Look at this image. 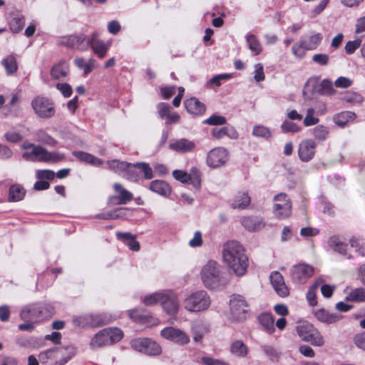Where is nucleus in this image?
<instances>
[{"label":"nucleus","mask_w":365,"mask_h":365,"mask_svg":"<svg viewBox=\"0 0 365 365\" xmlns=\"http://www.w3.org/2000/svg\"><path fill=\"white\" fill-rule=\"evenodd\" d=\"M224 262L239 277L243 276L248 267V257L245 250L237 241L232 240L223 245Z\"/></svg>","instance_id":"f257e3e1"},{"label":"nucleus","mask_w":365,"mask_h":365,"mask_svg":"<svg viewBox=\"0 0 365 365\" xmlns=\"http://www.w3.org/2000/svg\"><path fill=\"white\" fill-rule=\"evenodd\" d=\"M53 313V308L46 304H34L25 307L21 312V319L25 322H38Z\"/></svg>","instance_id":"f03ea898"},{"label":"nucleus","mask_w":365,"mask_h":365,"mask_svg":"<svg viewBox=\"0 0 365 365\" xmlns=\"http://www.w3.org/2000/svg\"><path fill=\"white\" fill-rule=\"evenodd\" d=\"M211 300L205 291L200 290L188 295L183 301L184 308L191 312H199L207 309Z\"/></svg>","instance_id":"7ed1b4c3"},{"label":"nucleus","mask_w":365,"mask_h":365,"mask_svg":"<svg viewBox=\"0 0 365 365\" xmlns=\"http://www.w3.org/2000/svg\"><path fill=\"white\" fill-rule=\"evenodd\" d=\"M299 336L304 341L309 342L316 346H322L324 344V338L320 332L310 323L303 322L296 327Z\"/></svg>","instance_id":"20e7f679"},{"label":"nucleus","mask_w":365,"mask_h":365,"mask_svg":"<svg viewBox=\"0 0 365 365\" xmlns=\"http://www.w3.org/2000/svg\"><path fill=\"white\" fill-rule=\"evenodd\" d=\"M24 147L25 148H32L31 152L27 151L23 154V158L27 160L57 162L62 159L61 155L55 153H48L46 150L40 146L24 143Z\"/></svg>","instance_id":"39448f33"},{"label":"nucleus","mask_w":365,"mask_h":365,"mask_svg":"<svg viewBox=\"0 0 365 365\" xmlns=\"http://www.w3.org/2000/svg\"><path fill=\"white\" fill-rule=\"evenodd\" d=\"M201 278L205 287L211 289L215 287L220 279L219 264L215 261H209L202 268Z\"/></svg>","instance_id":"423d86ee"},{"label":"nucleus","mask_w":365,"mask_h":365,"mask_svg":"<svg viewBox=\"0 0 365 365\" xmlns=\"http://www.w3.org/2000/svg\"><path fill=\"white\" fill-rule=\"evenodd\" d=\"M31 107L35 114L41 118H52L56 113L53 102L46 97H35L31 101Z\"/></svg>","instance_id":"0eeeda50"},{"label":"nucleus","mask_w":365,"mask_h":365,"mask_svg":"<svg viewBox=\"0 0 365 365\" xmlns=\"http://www.w3.org/2000/svg\"><path fill=\"white\" fill-rule=\"evenodd\" d=\"M230 319L232 322L243 321L247 317L248 305L245 298L238 294H234L230 300Z\"/></svg>","instance_id":"6e6552de"},{"label":"nucleus","mask_w":365,"mask_h":365,"mask_svg":"<svg viewBox=\"0 0 365 365\" xmlns=\"http://www.w3.org/2000/svg\"><path fill=\"white\" fill-rule=\"evenodd\" d=\"M322 35L320 33L314 34L302 38L298 43L292 46V53L298 57H302L304 53L303 50H314L320 44L322 40Z\"/></svg>","instance_id":"1a4fd4ad"},{"label":"nucleus","mask_w":365,"mask_h":365,"mask_svg":"<svg viewBox=\"0 0 365 365\" xmlns=\"http://www.w3.org/2000/svg\"><path fill=\"white\" fill-rule=\"evenodd\" d=\"M130 345L134 350L150 356L159 355L162 352L160 346L148 338L134 339Z\"/></svg>","instance_id":"9d476101"},{"label":"nucleus","mask_w":365,"mask_h":365,"mask_svg":"<svg viewBox=\"0 0 365 365\" xmlns=\"http://www.w3.org/2000/svg\"><path fill=\"white\" fill-rule=\"evenodd\" d=\"M273 212L278 219L288 218L292 213V202L285 193H279L274 197Z\"/></svg>","instance_id":"9b49d317"},{"label":"nucleus","mask_w":365,"mask_h":365,"mask_svg":"<svg viewBox=\"0 0 365 365\" xmlns=\"http://www.w3.org/2000/svg\"><path fill=\"white\" fill-rule=\"evenodd\" d=\"M314 273V268L307 263H299L290 269L291 279L296 284L306 283Z\"/></svg>","instance_id":"f8f14e48"},{"label":"nucleus","mask_w":365,"mask_h":365,"mask_svg":"<svg viewBox=\"0 0 365 365\" xmlns=\"http://www.w3.org/2000/svg\"><path fill=\"white\" fill-rule=\"evenodd\" d=\"M229 159V152L223 147H217L207 155L206 163L212 168H219L225 165Z\"/></svg>","instance_id":"ddd939ff"},{"label":"nucleus","mask_w":365,"mask_h":365,"mask_svg":"<svg viewBox=\"0 0 365 365\" xmlns=\"http://www.w3.org/2000/svg\"><path fill=\"white\" fill-rule=\"evenodd\" d=\"M88 38L81 33L61 37L59 44L71 49L86 51L88 48Z\"/></svg>","instance_id":"4468645a"},{"label":"nucleus","mask_w":365,"mask_h":365,"mask_svg":"<svg viewBox=\"0 0 365 365\" xmlns=\"http://www.w3.org/2000/svg\"><path fill=\"white\" fill-rule=\"evenodd\" d=\"M99 33L93 31L88 37V47L90 46L93 52L99 58H103L106 56L111 43L110 41L104 42L99 39Z\"/></svg>","instance_id":"2eb2a0df"},{"label":"nucleus","mask_w":365,"mask_h":365,"mask_svg":"<svg viewBox=\"0 0 365 365\" xmlns=\"http://www.w3.org/2000/svg\"><path fill=\"white\" fill-rule=\"evenodd\" d=\"M162 297L161 305L164 311L169 315H175L180 307L177 294L168 290L163 292Z\"/></svg>","instance_id":"dca6fc26"},{"label":"nucleus","mask_w":365,"mask_h":365,"mask_svg":"<svg viewBox=\"0 0 365 365\" xmlns=\"http://www.w3.org/2000/svg\"><path fill=\"white\" fill-rule=\"evenodd\" d=\"M160 334L163 338L180 345L187 344L190 341V338L185 332L172 327L164 328Z\"/></svg>","instance_id":"f3484780"},{"label":"nucleus","mask_w":365,"mask_h":365,"mask_svg":"<svg viewBox=\"0 0 365 365\" xmlns=\"http://www.w3.org/2000/svg\"><path fill=\"white\" fill-rule=\"evenodd\" d=\"M113 189L118 195H113L109 197L108 203L110 205H125L133 200V194L125 190L120 184L115 183Z\"/></svg>","instance_id":"a211bd4d"},{"label":"nucleus","mask_w":365,"mask_h":365,"mask_svg":"<svg viewBox=\"0 0 365 365\" xmlns=\"http://www.w3.org/2000/svg\"><path fill=\"white\" fill-rule=\"evenodd\" d=\"M316 143L312 139L302 140L298 148V155L303 162L310 161L315 155Z\"/></svg>","instance_id":"6ab92c4d"},{"label":"nucleus","mask_w":365,"mask_h":365,"mask_svg":"<svg viewBox=\"0 0 365 365\" xmlns=\"http://www.w3.org/2000/svg\"><path fill=\"white\" fill-rule=\"evenodd\" d=\"M196 144L187 138L173 140L169 145V148L179 153H192L195 150Z\"/></svg>","instance_id":"aec40b11"},{"label":"nucleus","mask_w":365,"mask_h":365,"mask_svg":"<svg viewBox=\"0 0 365 365\" xmlns=\"http://www.w3.org/2000/svg\"><path fill=\"white\" fill-rule=\"evenodd\" d=\"M271 284L277 294L285 297L289 295V289L286 286L283 276L279 272H273L269 276Z\"/></svg>","instance_id":"412c9836"},{"label":"nucleus","mask_w":365,"mask_h":365,"mask_svg":"<svg viewBox=\"0 0 365 365\" xmlns=\"http://www.w3.org/2000/svg\"><path fill=\"white\" fill-rule=\"evenodd\" d=\"M73 323L76 327H85L101 326L104 324V322L98 315L84 314L75 317L73 319Z\"/></svg>","instance_id":"4be33fe9"},{"label":"nucleus","mask_w":365,"mask_h":365,"mask_svg":"<svg viewBox=\"0 0 365 365\" xmlns=\"http://www.w3.org/2000/svg\"><path fill=\"white\" fill-rule=\"evenodd\" d=\"M303 96L305 100H311L315 95H320V81L316 77L310 78L303 88Z\"/></svg>","instance_id":"5701e85b"},{"label":"nucleus","mask_w":365,"mask_h":365,"mask_svg":"<svg viewBox=\"0 0 365 365\" xmlns=\"http://www.w3.org/2000/svg\"><path fill=\"white\" fill-rule=\"evenodd\" d=\"M56 348L58 359L56 365H64L76 354V349L73 346H58Z\"/></svg>","instance_id":"b1692460"},{"label":"nucleus","mask_w":365,"mask_h":365,"mask_svg":"<svg viewBox=\"0 0 365 365\" xmlns=\"http://www.w3.org/2000/svg\"><path fill=\"white\" fill-rule=\"evenodd\" d=\"M240 222L250 232L260 230L264 226L262 219L257 217H244L241 219Z\"/></svg>","instance_id":"393cba45"},{"label":"nucleus","mask_w":365,"mask_h":365,"mask_svg":"<svg viewBox=\"0 0 365 365\" xmlns=\"http://www.w3.org/2000/svg\"><path fill=\"white\" fill-rule=\"evenodd\" d=\"M186 110L188 113L200 115L205 112V106L196 98H190L184 102Z\"/></svg>","instance_id":"a878e982"},{"label":"nucleus","mask_w":365,"mask_h":365,"mask_svg":"<svg viewBox=\"0 0 365 365\" xmlns=\"http://www.w3.org/2000/svg\"><path fill=\"white\" fill-rule=\"evenodd\" d=\"M69 73V66L66 61H60L51 69V76L56 80H63Z\"/></svg>","instance_id":"bb28decb"},{"label":"nucleus","mask_w":365,"mask_h":365,"mask_svg":"<svg viewBox=\"0 0 365 365\" xmlns=\"http://www.w3.org/2000/svg\"><path fill=\"white\" fill-rule=\"evenodd\" d=\"M149 188L153 192L160 195L167 197L171 192V187L168 183L164 180H155L150 183Z\"/></svg>","instance_id":"cd10ccee"},{"label":"nucleus","mask_w":365,"mask_h":365,"mask_svg":"<svg viewBox=\"0 0 365 365\" xmlns=\"http://www.w3.org/2000/svg\"><path fill=\"white\" fill-rule=\"evenodd\" d=\"M212 135L214 138L220 139L225 136H227L232 139L238 138V133L232 126H225L221 128H213L212 130Z\"/></svg>","instance_id":"c85d7f7f"},{"label":"nucleus","mask_w":365,"mask_h":365,"mask_svg":"<svg viewBox=\"0 0 365 365\" xmlns=\"http://www.w3.org/2000/svg\"><path fill=\"white\" fill-rule=\"evenodd\" d=\"M209 331L208 327L202 321H195L192 325L193 339L196 342L201 341L204 335Z\"/></svg>","instance_id":"c756f323"},{"label":"nucleus","mask_w":365,"mask_h":365,"mask_svg":"<svg viewBox=\"0 0 365 365\" xmlns=\"http://www.w3.org/2000/svg\"><path fill=\"white\" fill-rule=\"evenodd\" d=\"M117 238L123 242L130 250L133 251H138L140 250V244L135 240V236L129 232H117Z\"/></svg>","instance_id":"7c9ffc66"},{"label":"nucleus","mask_w":365,"mask_h":365,"mask_svg":"<svg viewBox=\"0 0 365 365\" xmlns=\"http://www.w3.org/2000/svg\"><path fill=\"white\" fill-rule=\"evenodd\" d=\"M72 153L81 162H84L94 166H100L103 164L102 160L88 153L75 150Z\"/></svg>","instance_id":"2f4dec72"},{"label":"nucleus","mask_w":365,"mask_h":365,"mask_svg":"<svg viewBox=\"0 0 365 365\" xmlns=\"http://www.w3.org/2000/svg\"><path fill=\"white\" fill-rule=\"evenodd\" d=\"M315 317L320 322L327 324H331L338 322L341 319V316L330 313L325 309H319L314 312Z\"/></svg>","instance_id":"473e14b6"},{"label":"nucleus","mask_w":365,"mask_h":365,"mask_svg":"<svg viewBox=\"0 0 365 365\" xmlns=\"http://www.w3.org/2000/svg\"><path fill=\"white\" fill-rule=\"evenodd\" d=\"M258 321L264 330L269 334H272L275 331L274 319L271 314L263 313L258 317Z\"/></svg>","instance_id":"72a5a7b5"},{"label":"nucleus","mask_w":365,"mask_h":365,"mask_svg":"<svg viewBox=\"0 0 365 365\" xmlns=\"http://www.w3.org/2000/svg\"><path fill=\"white\" fill-rule=\"evenodd\" d=\"M250 197L247 192H238L232 203L234 209H245L250 204Z\"/></svg>","instance_id":"f704fd0d"},{"label":"nucleus","mask_w":365,"mask_h":365,"mask_svg":"<svg viewBox=\"0 0 365 365\" xmlns=\"http://www.w3.org/2000/svg\"><path fill=\"white\" fill-rule=\"evenodd\" d=\"M16 344L25 348L38 349L42 346V340L34 336L19 337L16 339Z\"/></svg>","instance_id":"c9c22d12"},{"label":"nucleus","mask_w":365,"mask_h":365,"mask_svg":"<svg viewBox=\"0 0 365 365\" xmlns=\"http://www.w3.org/2000/svg\"><path fill=\"white\" fill-rule=\"evenodd\" d=\"M110 344L107 335V329H103L97 333L91 341L93 348H98Z\"/></svg>","instance_id":"e433bc0d"},{"label":"nucleus","mask_w":365,"mask_h":365,"mask_svg":"<svg viewBox=\"0 0 365 365\" xmlns=\"http://www.w3.org/2000/svg\"><path fill=\"white\" fill-rule=\"evenodd\" d=\"M230 352L237 357H245L248 352L247 346L241 340L233 341L230 346Z\"/></svg>","instance_id":"4c0bfd02"},{"label":"nucleus","mask_w":365,"mask_h":365,"mask_svg":"<svg viewBox=\"0 0 365 365\" xmlns=\"http://www.w3.org/2000/svg\"><path fill=\"white\" fill-rule=\"evenodd\" d=\"M355 118L356 115L354 113L345 111L336 115L334 117V121L337 125L343 128L346 125L348 122L354 120Z\"/></svg>","instance_id":"58836bf2"},{"label":"nucleus","mask_w":365,"mask_h":365,"mask_svg":"<svg viewBox=\"0 0 365 365\" xmlns=\"http://www.w3.org/2000/svg\"><path fill=\"white\" fill-rule=\"evenodd\" d=\"M25 190L19 185H11L9 188V202H18L24 197Z\"/></svg>","instance_id":"ea45409f"},{"label":"nucleus","mask_w":365,"mask_h":365,"mask_svg":"<svg viewBox=\"0 0 365 365\" xmlns=\"http://www.w3.org/2000/svg\"><path fill=\"white\" fill-rule=\"evenodd\" d=\"M261 349L264 354L272 361H276L281 356V351L275 346L264 344L261 346Z\"/></svg>","instance_id":"a19ab883"},{"label":"nucleus","mask_w":365,"mask_h":365,"mask_svg":"<svg viewBox=\"0 0 365 365\" xmlns=\"http://www.w3.org/2000/svg\"><path fill=\"white\" fill-rule=\"evenodd\" d=\"M246 40L249 49L255 55H258L262 52V46L256 36L253 34H247L246 36Z\"/></svg>","instance_id":"79ce46f5"},{"label":"nucleus","mask_w":365,"mask_h":365,"mask_svg":"<svg viewBox=\"0 0 365 365\" xmlns=\"http://www.w3.org/2000/svg\"><path fill=\"white\" fill-rule=\"evenodd\" d=\"M25 24L24 16L19 14H14L9 22V27L13 33H19L22 30Z\"/></svg>","instance_id":"37998d69"},{"label":"nucleus","mask_w":365,"mask_h":365,"mask_svg":"<svg viewBox=\"0 0 365 365\" xmlns=\"http://www.w3.org/2000/svg\"><path fill=\"white\" fill-rule=\"evenodd\" d=\"M126 208H117L112 211H108L98 214L97 217L103 220H115L123 217L125 215Z\"/></svg>","instance_id":"c03bdc74"},{"label":"nucleus","mask_w":365,"mask_h":365,"mask_svg":"<svg viewBox=\"0 0 365 365\" xmlns=\"http://www.w3.org/2000/svg\"><path fill=\"white\" fill-rule=\"evenodd\" d=\"M323 284V279L319 278L316 279L314 283L310 287L307 293V299L311 306H315L317 303L316 297V292L320 284Z\"/></svg>","instance_id":"a18cd8bd"},{"label":"nucleus","mask_w":365,"mask_h":365,"mask_svg":"<svg viewBox=\"0 0 365 365\" xmlns=\"http://www.w3.org/2000/svg\"><path fill=\"white\" fill-rule=\"evenodd\" d=\"M38 359L43 364H46L51 360L53 361L54 365H56V361H58L56 348L53 347L41 352L38 355Z\"/></svg>","instance_id":"49530a36"},{"label":"nucleus","mask_w":365,"mask_h":365,"mask_svg":"<svg viewBox=\"0 0 365 365\" xmlns=\"http://www.w3.org/2000/svg\"><path fill=\"white\" fill-rule=\"evenodd\" d=\"M163 292H154L153 294L145 296L142 299V302L146 306H153L158 303L161 304Z\"/></svg>","instance_id":"de8ad7c7"},{"label":"nucleus","mask_w":365,"mask_h":365,"mask_svg":"<svg viewBox=\"0 0 365 365\" xmlns=\"http://www.w3.org/2000/svg\"><path fill=\"white\" fill-rule=\"evenodd\" d=\"M2 65L5 68L7 74L14 73L17 70V63L16 59L12 56H9L2 60Z\"/></svg>","instance_id":"09e8293b"},{"label":"nucleus","mask_w":365,"mask_h":365,"mask_svg":"<svg viewBox=\"0 0 365 365\" xmlns=\"http://www.w3.org/2000/svg\"><path fill=\"white\" fill-rule=\"evenodd\" d=\"M138 166L135 164L128 163V167L123 173V177L128 180L136 182L139 179V173L137 170Z\"/></svg>","instance_id":"8fccbe9b"},{"label":"nucleus","mask_w":365,"mask_h":365,"mask_svg":"<svg viewBox=\"0 0 365 365\" xmlns=\"http://www.w3.org/2000/svg\"><path fill=\"white\" fill-rule=\"evenodd\" d=\"M336 93V90L333 87V83L328 79H324L320 81V95L333 96Z\"/></svg>","instance_id":"3c124183"},{"label":"nucleus","mask_w":365,"mask_h":365,"mask_svg":"<svg viewBox=\"0 0 365 365\" xmlns=\"http://www.w3.org/2000/svg\"><path fill=\"white\" fill-rule=\"evenodd\" d=\"M252 135L257 138L268 139L272 136V132L268 128L262 125H257L254 126Z\"/></svg>","instance_id":"603ef678"},{"label":"nucleus","mask_w":365,"mask_h":365,"mask_svg":"<svg viewBox=\"0 0 365 365\" xmlns=\"http://www.w3.org/2000/svg\"><path fill=\"white\" fill-rule=\"evenodd\" d=\"M128 315L130 319L138 322H144L150 317L148 313L138 309L128 311Z\"/></svg>","instance_id":"864d4df0"},{"label":"nucleus","mask_w":365,"mask_h":365,"mask_svg":"<svg viewBox=\"0 0 365 365\" xmlns=\"http://www.w3.org/2000/svg\"><path fill=\"white\" fill-rule=\"evenodd\" d=\"M107 164L109 168L114 170L116 173H125L126 168L128 167V163L123 161H119L117 160H108Z\"/></svg>","instance_id":"5fc2aeb1"},{"label":"nucleus","mask_w":365,"mask_h":365,"mask_svg":"<svg viewBox=\"0 0 365 365\" xmlns=\"http://www.w3.org/2000/svg\"><path fill=\"white\" fill-rule=\"evenodd\" d=\"M346 299L350 301L365 302V289L357 288L354 289L346 297Z\"/></svg>","instance_id":"6e6d98bb"},{"label":"nucleus","mask_w":365,"mask_h":365,"mask_svg":"<svg viewBox=\"0 0 365 365\" xmlns=\"http://www.w3.org/2000/svg\"><path fill=\"white\" fill-rule=\"evenodd\" d=\"M312 135L319 140H324L329 133L327 128L319 125L314 128L312 130Z\"/></svg>","instance_id":"4d7b16f0"},{"label":"nucleus","mask_w":365,"mask_h":365,"mask_svg":"<svg viewBox=\"0 0 365 365\" xmlns=\"http://www.w3.org/2000/svg\"><path fill=\"white\" fill-rule=\"evenodd\" d=\"M329 246L339 254L345 255L346 253L347 245L340 242L336 237L329 240Z\"/></svg>","instance_id":"13d9d810"},{"label":"nucleus","mask_w":365,"mask_h":365,"mask_svg":"<svg viewBox=\"0 0 365 365\" xmlns=\"http://www.w3.org/2000/svg\"><path fill=\"white\" fill-rule=\"evenodd\" d=\"M281 130L284 133H298L301 130V127L289 120H286L281 125Z\"/></svg>","instance_id":"bf43d9fd"},{"label":"nucleus","mask_w":365,"mask_h":365,"mask_svg":"<svg viewBox=\"0 0 365 365\" xmlns=\"http://www.w3.org/2000/svg\"><path fill=\"white\" fill-rule=\"evenodd\" d=\"M36 138L38 141L49 145H54L56 144L55 140L48 135L44 130H40L36 132Z\"/></svg>","instance_id":"052dcab7"},{"label":"nucleus","mask_w":365,"mask_h":365,"mask_svg":"<svg viewBox=\"0 0 365 365\" xmlns=\"http://www.w3.org/2000/svg\"><path fill=\"white\" fill-rule=\"evenodd\" d=\"M227 120L225 117L218 115H212L203 121L204 124L210 125H220L225 124Z\"/></svg>","instance_id":"680f3d73"},{"label":"nucleus","mask_w":365,"mask_h":365,"mask_svg":"<svg viewBox=\"0 0 365 365\" xmlns=\"http://www.w3.org/2000/svg\"><path fill=\"white\" fill-rule=\"evenodd\" d=\"M190 180L187 183H190L196 189H199L201 185L200 173L196 168L191 170V173L189 174Z\"/></svg>","instance_id":"e2e57ef3"},{"label":"nucleus","mask_w":365,"mask_h":365,"mask_svg":"<svg viewBox=\"0 0 365 365\" xmlns=\"http://www.w3.org/2000/svg\"><path fill=\"white\" fill-rule=\"evenodd\" d=\"M107 335L109 339V343L111 344L115 341H118L122 339L123 331L118 328L113 329H107Z\"/></svg>","instance_id":"0e129e2a"},{"label":"nucleus","mask_w":365,"mask_h":365,"mask_svg":"<svg viewBox=\"0 0 365 365\" xmlns=\"http://www.w3.org/2000/svg\"><path fill=\"white\" fill-rule=\"evenodd\" d=\"M135 165L138 166L144 175V178L147 180L152 179L153 178V170L150 166L146 163H137Z\"/></svg>","instance_id":"69168bd1"},{"label":"nucleus","mask_w":365,"mask_h":365,"mask_svg":"<svg viewBox=\"0 0 365 365\" xmlns=\"http://www.w3.org/2000/svg\"><path fill=\"white\" fill-rule=\"evenodd\" d=\"M173 176L175 180L183 183H187L189 180H190V177L188 173L180 170H175L173 172Z\"/></svg>","instance_id":"338daca9"},{"label":"nucleus","mask_w":365,"mask_h":365,"mask_svg":"<svg viewBox=\"0 0 365 365\" xmlns=\"http://www.w3.org/2000/svg\"><path fill=\"white\" fill-rule=\"evenodd\" d=\"M204 365H228L226 362L210 356H204L201 359Z\"/></svg>","instance_id":"774afa93"}]
</instances>
